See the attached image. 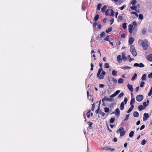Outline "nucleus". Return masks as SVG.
Instances as JSON below:
<instances>
[{"label":"nucleus","mask_w":152,"mask_h":152,"mask_svg":"<svg viewBox=\"0 0 152 152\" xmlns=\"http://www.w3.org/2000/svg\"><path fill=\"white\" fill-rule=\"evenodd\" d=\"M133 24L134 26L131 24H129L128 26V31L129 32L132 33L133 31L134 33L135 34L136 33L137 31V24L136 22L134 21L133 22Z\"/></svg>","instance_id":"obj_1"},{"label":"nucleus","mask_w":152,"mask_h":152,"mask_svg":"<svg viewBox=\"0 0 152 152\" xmlns=\"http://www.w3.org/2000/svg\"><path fill=\"white\" fill-rule=\"evenodd\" d=\"M123 17L121 15H119L118 18V20L120 21H121L122 20Z\"/></svg>","instance_id":"obj_46"},{"label":"nucleus","mask_w":152,"mask_h":152,"mask_svg":"<svg viewBox=\"0 0 152 152\" xmlns=\"http://www.w3.org/2000/svg\"><path fill=\"white\" fill-rule=\"evenodd\" d=\"M91 71H92L93 70L94 65H93V64L92 63H91Z\"/></svg>","instance_id":"obj_54"},{"label":"nucleus","mask_w":152,"mask_h":152,"mask_svg":"<svg viewBox=\"0 0 152 152\" xmlns=\"http://www.w3.org/2000/svg\"><path fill=\"white\" fill-rule=\"evenodd\" d=\"M105 34V32H103L100 34V36L102 37H103L104 36Z\"/></svg>","instance_id":"obj_59"},{"label":"nucleus","mask_w":152,"mask_h":152,"mask_svg":"<svg viewBox=\"0 0 152 152\" xmlns=\"http://www.w3.org/2000/svg\"><path fill=\"white\" fill-rule=\"evenodd\" d=\"M126 5H124L122 7H119V9H120L121 10H123L126 7Z\"/></svg>","instance_id":"obj_43"},{"label":"nucleus","mask_w":152,"mask_h":152,"mask_svg":"<svg viewBox=\"0 0 152 152\" xmlns=\"http://www.w3.org/2000/svg\"><path fill=\"white\" fill-rule=\"evenodd\" d=\"M141 79L142 80H146V75L144 74L141 77Z\"/></svg>","instance_id":"obj_32"},{"label":"nucleus","mask_w":152,"mask_h":152,"mask_svg":"<svg viewBox=\"0 0 152 152\" xmlns=\"http://www.w3.org/2000/svg\"><path fill=\"white\" fill-rule=\"evenodd\" d=\"M107 99L108 98L106 96H104L102 99V102H104L105 101H108Z\"/></svg>","instance_id":"obj_33"},{"label":"nucleus","mask_w":152,"mask_h":152,"mask_svg":"<svg viewBox=\"0 0 152 152\" xmlns=\"http://www.w3.org/2000/svg\"><path fill=\"white\" fill-rule=\"evenodd\" d=\"M134 133V131H131L129 133V137L131 138L133 136Z\"/></svg>","instance_id":"obj_26"},{"label":"nucleus","mask_w":152,"mask_h":152,"mask_svg":"<svg viewBox=\"0 0 152 152\" xmlns=\"http://www.w3.org/2000/svg\"><path fill=\"white\" fill-rule=\"evenodd\" d=\"M110 66L108 63H106L104 64V67L105 68H108Z\"/></svg>","instance_id":"obj_28"},{"label":"nucleus","mask_w":152,"mask_h":152,"mask_svg":"<svg viewBox=\"0 0 152 152\" xmlns=\"http://www.w3.org/2000/svg\"><path fill=\"white\" fill-rule=\"evenodd\" d=\"M117 133H118L119 132L120 134V135L121 136H123L125 133V131L124 130V129L123 127H120L118 130L116 131Z\"/></svg>","instance_id":"obj_4"},{"label":"nucleus","mask_w":152,"mask_h":152,"mask_svg":"<svg viewBox=\"0 0 152 152\" xmlns=\"http://www.w3.org/2000/svg\"><path fill=\"white\" fill-rule=\"evenodd\" d=\"M143 98V96L142 95H139L137 96L136 99L137 101L138 102L141 101Z\"/></svg>","instance_id":"obj_6"},{"label":"nucleus","mask_w":152,"mask_h":152,"mask_svg":"<svg viewBox=\"0 0 152 152\" xmlns=\"http://www.w3.org/2000/svg\"><path fill=\"white\" fill-rule=\"evenodd\" d=\"M145 84V83L143 81L141 82L140 84V87H143L144 86V85Z\"/></svg>","instance_id":"obj_39"},{"label":"nucleus","mask_w":152,"mask_h":152,"mask_svg":"<svg viewBox=\"0 0 152 152\" xmlns=\"http://www.w3.org/2000/svg\"><path fill=\"white\" fill-rule=\"evenodd\" d=\"M114 18H112L110 20V25H112L114 22Z\"/></svg>","instance_id":"obj_50"},{"label":"nucleus","mask_w":152,"mask_h":152,"mask_svg":"<svg viewBox=\"0 0 152 152\" xmlns=\"http://www.w3.org/2000/svg\"><path fill=\"white\" fill-rule=\"evenodd\" d=\"M122 58L123 60L124 61L126 60L127 59V57L125 56V54L123 53H122Z\"/></svg>","instance_id":"obj_22"},{"label":"nucleus","mask_w":152,"mask_h":152,"mask_svg":"<svg viewBox=\"0 0 152 152\" xmlns=\"http://www.w3.org/2000/svg\"><path fill=\"white\" fill-rule=\"evenodd\" d=\"M112 75L114 76H116L117 74V72L116 71L113 70L112 72Z\"/></svg>","instance_id":"obj_25"},{"label":"nucleus","mask_w":152,"mask_h":152,"mask_svg":"<svg viewBox=\"0 0 152 152\" xmlns=\"http://www.w3.org/2000/svg\"><path fill=\"white\" fill-rule=\"evenodd\" d=\"M135 100L134 98H132L130 102V105H134L133 104L134 103Z\"/></svg>","instance_id":"obj_18"},{"label":"nucleus","mask_w":152,"mask_h":152,"mask_svg":"<svg viewBox=\"0 0 152 152\" xmlns=\"http://www.w3.org/2000/svg\"><path fill=\"white\" fill-rule=\"evenodd\" d=\"M124 95V93L123 92L121 93L118 96V98L120 99Z\"/></svg>","instance_id":"obj_35"},{"label":"nucleus","mask_w":152,"mask_h":152,"mask_svg":"<svg viewBox=\"0 0 152 152\" xmlns=\"http://www.w3.org/2000/svg\"><path fill=\"white\" fill-rule=\"evenodd\" d=\"M99 18V17L98 15L97 14L95 16L94 20L95 22L98 20Z\"/></svg>","instance_id":"obj_36"},{"label":"nucleus","mask_w":152,"mask_h":152,"mask_svg":"<svg viewBox=\"0 0 152 152\" xmlns=\"http://www.w3.org/2000/svg\"><path fill=\"white\" fill-rule=\"evenodd\" d=\"M114 113L117 117H118L120 115V110L118 108H117L115 112H113L112 114Z\"/></svg>","instance_id":"obj_7"},{"label":"nucleus","mask_w":152,"mask_h":152,"mask_svg":"<svg viewBox=\"0 0 152 152\" xmlns=\"http://www.w3.org/2000/svg\"><path fill=\"white\" fill-rule=\"evenodd\" d=\"M105 74L106 72L103 70L102 68H99V69L97 76L98 77L99 79H103Z\"/></svg>","instance_id":"obj_3"},{"label":"nucleus","mask_w":152,"mask_h":152,"mask_svg":"<svg viewBox=\"0 0 152 152\" xmlns=\"http://www.w3.org/2000/svg\"><path fill=\"white\" fill-rule=\"evenodd\" d=\"M104 111L105 113H108L109 111V109L107 107H105L104 108Z\"/></svg>","instance_id":"obj_45"},{"label":"nucleus","mask_w":152,"mask_h":152,"mask_svg":"<svg viewBox=\"0 0 152 152\" xmlns=\"http://www.w3.org/2000/svg\"><path fill=\"white\" fill-rule=\"evenodd\" d=\"M133 115L135 117H139V114L138 112L135 111L133 113Z\"/></svg>","instance_id":"obj_15"},{"label":"nucleus","mask_w":152,"mask_h":152,"mask_svg":"<svg viewBox=\"0 0 152 152\" xmlns=\"http://www.w3.org/2000/svg\"><path fill=\"white\" fill-rule=\"evenodd\" d=\"M134 105H131V107L128 110L127 113H128L130 112L134 108Z\"/></svg>","instance_id":"obj_19"},{"label":"nucleus","mask_w":152,"mask_h":152,"mask_svg":"<svg viewBox=\"0 0 152 152\" xmlns=\"http://www.w3.org/2000/svg\"><path fill=\"white\" fill-rule=\"evenodd\" d=\"M109 36H107L104 39V40L105 41H107L109 42L110 41L109 40Z\"/></svg>","instance_id":"obj_52"},{"label":"nucleus","mask_w":152,"mask_h":152,"mask_svg":"<svg viewBox=\"0 0 152 152\" xmlns=\"http://www.w3.org/2000/svg\"><path fill=\"white\" fill-rule=\"evenodd\" d=\"M111 10V13L110 14V16H114V12L113 10Z\"/></svg>","instance_id":"obj_57"},{"label":"nucleus","mask_w":152,"mask_h":152,"mask_svg":"<svg viewBox=\"0 0 152 152\" xmlns=\"http://www.w3.org/2000/svg\"><path fill=\"white\" fill-rule=\"evenodd\" d=\"M134 41V38L132 37H130L129 38V43L130 45H131L132 44L133 41Z\"/></svg>","instance_id":"obj_12"},{"label":"nucleus","mask_w":152,"mask_h":152,"mask_svg":"<svg viewBox=\"0 0 152 152\" xmlns=\"http://www.w3.org/2000/svg\"><path fill=\"white\" fill-rule=\"evenodd\" d=\"M120 92V90H117L115 91V92L111 95L110 96V98H112L113 97H114L116 96L117 95H118L119 93Z\"/></svg>","instance_id":"obj_8"},{"label":"nucleus","mask_w":152,"mask_h":152,"mask_svg":"<svg viewBox=\"0 0 152 152\" xmlns=\"http://www.w3.org/2000/svg\"><path fill=\"white\" fill-rule=\"evenodd\" d=\"M107 8V7L106 6H104L101 9V11L103 13H104L105 12V11L106 8Z\"/></svg>","instance_id":"obj_21"},{"label":"nucleus","mask_w":152,"mask_h":152,"mask_svg":"<svg viewBox=\"0 0 152 152\" xmlns=\"http://www.w3.org/2000/svg\"><path fill=\"white\" fill-rule=\"evenodd\" d=\"M117 60L119 63H120L121 61V55H118L117 56Z\"/></svg>","instance_id":"obj_17"},{"label":"nucleus","mask_w":152,"mask_h":152,"mask_svg":"<svg viewBox=\"0 0 152 152\" xmlns=\"http://www.w3.org/2000/svg\"><path fill=\"white\" fill-rule=\"evenodd\" d=\"M137 8V7L135 5H133V6L130 7V8L131 9L134 10H136Z\"/></svg>","instance_id":"obj_31"},{"label":"nucleus","mask_w":152,"mask_h":152,"mask_svg":"<svg viewBox=\"0 0 152 152\" xmlns=\"http://www.w3.org/2000/svg\"><path fill=\"white\" fill-rule=\"evenodd\" d=\"M138 42L139 45L142 47L144 50H146L148 49V42L146 40L139 39Z\"/></svg>","instance_id":"obj_2"},{"label":"nucleus","mask_w":152,"mask_h":152,"mask_svg":"<svg viewBox=\"0 0 152 152\" xmlns=\"http://www.w3.org/2000/svg\"><path fill=\"white\" fill-rule=\"evenodd\" d=\"M148 76L149 78H152V72L149 74Z\"/></svg>","instance_id":"obj_58"},{"label":"nucleus","mask_w":152,"mask_h":152,"mask_svg":"<svg viewBox=\"0 0 152 152\" xmlns=\"http://www.w3.org/2000/svg\"><path fill=\"white\" fill-rule=\"evenodd\" d=\"M136 3L137 1L136 0H133V1L131 2V4L132 5H134L136 4Z\"/></svg>","instance_id":"obj_38"},{"label":"nucleus","mask_w":152,"mask_h":152,"mask_svg":"<svg viewBox=\"0 0 152 152\" xmlns=\"http://www.w3.org/2000/svg\"><path fill=\"white\" fill-rule=\"evenodd\" d=\"M147 142V141L145 140H143L141 142V144L142 145H144Z\"/></svg>","instance_id":"obj_41"},{"label":"nucleus","mask_w":152,"mask_h":152,"mask_svg":"<svg viewBox=\"0 0 152 152\" xmlns=\"http://www.w3.org/2000/svg\"><path fill=\"white\" fill-rule=\"evenodd\" d=\"M115 118H111L110 119V123H113L115 120Z\"/></svg>","instance_id":"obj_27"},{"label":"nucleus","mask_w":152,"mask_h":152,"mask_svg":"<svg viewBox=\"0 0 152 152\" xmlns=\"http://www.w3.org/2000/svg\"><path fill=\"white\" fill-rule=\"evenodd\" d=\"M137 74L136 73H135L134 75L132 77L131 79V80L132 81H134V80H135L137 78Z\"/></svg>","instance_id":"obj_20"},{"label":"nucleus","mask_w":152,"mask_h":152,"mask_svg":"<svg viewBox=\"0 0 152 152\" xmlns=\"http://www.w3.org/2000/svg\"><path fill=\"white\" fill-rule=\"evenodd\" d=\"M104 85L103 84H100L99 85V87L100 88H104Z\"/></svg>","instance_id":"obj_61"},{"label":"nucleus","mask_w":152,"mask_h":152,"mask_svg":"<svg viewBox=\"0 0 152 152\" xmlns=\"http://www.w3.org/2000/svg\"><path fill=\"white\" fill-rule=\"evenodd\" d=\"M131 13L134 14L136 15V16L137 17L138 16V14L137 13H136V12H131Z\"/></svg>","instance_id":"obj_53"},{"label":"nucleus","mask_w":152,"mask_h":152,"mask_svg":"<svg viewBox=\"0 0 152 152\" xmlns=\"http://www.w3.org/2000/svg\"><path fill=\"white\" fill-rule=\"evenodd\" d=\"M145 126L144 125H142L141 126V127L140 128V130H141L145 128Z\"/></svg>","instance_id":"obj_56"},{"label":"nucleus","mask_w":152,"mask_h":152,"mask_svg":"<svg viewBox=\"0 0 152 152\" xmlns=\"http://www.w3.org/2000/svg\"><path fill=\"white\" fill-rule=\"evenodd\" d=\"M152 94V86H151V88L150 89V91L148 94V96H151Z\"/></svg>","instance_id":"obj_40"},{"label":"nucleus","mask_w":152,"mask_h":152,"mask_svg":"<svg viewBox=\"0 0 152 152\" xmlns=\"http://www.w3.org/2000/svg\"><path fill=\"white\" fill-rule=\"evenodd\" d=\"M123 79L121 78H119L118 80V83L119 84L122 83H123Z\"/></svg>","instance_id":"obj_30"},{"label":"nucleus","mask_w":152,"mask_h":152,"mask_svg":"<svg viewBox=\"0 0 152 152\" xmlns=\"http://www.w3.org/2000/svg\"><path fill=\"white\" fill-rule=\"evenodd\" d=\"M112 27H110L106 30V32L107 33H108L112 31Z\"/></svg>","instance_id":"obj_23"},{"label":"nucleus","mask_w":152,"mask_h":152,"mask_svg":"<svg viewBox=\"0 0 152 152\" xmlns=\"http://www.w3.org/2000/svg\"><path fill=\"white\" fill-rule=\"evenodd\" d=\"M134 67L139 66V64L137 63H135L134 65Z\"/></svg>","instance_id":"obj_60"},{"label":"nucleus","mask_w":152,"mask_h":152,"mask_svg":"<svg viewBox=\"0 0 152 152\" xmlns=\"http://www.w3.org/2000/svg\"><path fill=\"white\" fill-rule=\"evenodd\" d=\"M149 117V115L148 113H145L143 115V120L145 121L147 120L148 118Z\"/></svg>","instance_id":"obj_10"},{"label":"nucleus","mask_w":152,"mask_h":152,"mask_svg":"<svg viewBox=\"0 0 152 152\" xmlns=\"http://www.w3.org/2000/svg\"><path fill=\"white\" fill-rule=\"evenodd\" d=\"M139 17L140 19L142 20L143 18V16L141 14H140L139 15Z\"/></svg>","instance_id":"obj_47"},{"label":"nucleus","mask_w":152,"mask_h":152,"mask_svg":"<svg viewBox=\"0 0 152 152\" xmlns=\"http://www.w3.org/2000/svg\"><path fill=\"white\" fill-rule=\"evenodd\" d=\"M113 78V81L114 83H116L117 82V80L113 78Z\"/></svg>","instance_id":"obj_63"},{"label":"nucleus","mask_w":152,"mask_h":152,"mask_svg":"<svg viewBox=\"0 0 152 152\" xmlns=\"http://www.w3.org/2000/svg\"><path fill=\"white\" fill-rule=\"evenodd\" d=\"M126 23H124L122 24V28H123L125 29L126 28Z\"/></svg>","instance_id":"obj_42"},{"label":"nucleus","mask_w":152,"mask_h":152,"mask_svg":"<svg viewBox=\"0 0 152 152\" xmlns=\"http://www.w3.org/2000/svg\"><path fill=\"white\" fill-rule=\"evenodd\" d=\"M103 149L106 151L110 150L111 151H113L115 150L114 148H112L108 146L104 147L103 148Z\"/></svg>","instance_id":"obj_9"},{"label":"nucleus","mask_w":152,"mask_h":152,"mask_svg":"<svg viewBox=\"0 0 152 152\" xmlns=\"http://www.w3.org/2000/svg\"><path fill=\"white\" fill-rule=\"evenodd\" d=\"M120 108L121 110H123L124 108V102H122L121 103Z\"/></svg>","instance_id":"obj_16"},{"label":"nucleus","mask_w":152,"mask_h":152,"mask_svg":"<svg viewBox=\"0 0 152 152\" xmlns=\"http://www.w3.org/2000/svg\"><path fill=\"white\" fill-rule=\"evenodd\" d=\"M145 65L142 63H140L139 64V67L141 68L144 67Z\"/></svg>","instance_id":"obj_44"},{"label":"nucleus","mask_w":152,"mask_h":152,"mask_svg":"<svg viewBox=\"0 0 152 152\" xmlns=\"http://www.w3.org/2000/svg\"><path fill=\"white\" fill-rule=\"evenodd\" d=\"M144 108V106L142 105H140L138 107V109L140 111H142Z\"/></svg>","instance_id":"obj_14"},{"label":"nucleus","mask_w":152,"mask_h":152,"mask_svg":"<svg viewBox=\"0 0 152 152\" xmlns=\"http://www.w3.org/2000/svg\"><path fill=\"white\" fill-rule=\"evenodd\" d=\"M130 50L131 53L134 56H137V53L133 45H132L131 46Z\"/></svg>","instance_id":"obj_5"},{"label":"nucleus","mask_w":152,"mask_h":152,"mask_svg":"<svg viewBox=\"0 0 152 152\" xmlns=\"http://www.w3.org/2000/svg\"><path fill=\"white\" fill-rule=\"evenodd\" d=\"M88 123L89 124V125L90 127L91 128V126L93 124V123L91 122L90 121L88 122Z\"/></svg>","instance_id":"obj_62"},{"label":"nucleus","mask_w":152,"mask_h":152,"mask_svg":"<svg viewBox=\"0 0 152 152\" xmlns=\"http://www.w3.org/2000/svg\"><path fill=\"white\" fill-rule=\"evenodd\" d=\"M90 112L91 111L90 110H88V112L87 113L86 115H87V117L88 118H89L90 116Z\"/></svg>","instance_id":"obj_37"},{"label":"nucleus","mask_w":152,"mask_h":152,"mask_svg":"<svg viewBox=\"0 0 152 152\" xmlns=\"http://www.w3.org/2000/svg\"><path fill=\"white\" fill-rule=\"evenodd\" d=\"M148 60L150 61H152V54L149 55L147 57Z\"/></svg>","instance_id":"obj_13"},{"label":"nucleus","mask_w":152,"mask_h":152,"mask_svg":"<svg viewBox=\"0 0 152 152\" xmlns=\"http://www.w3.org/2000/svg\"><path fill=\"white\" fill-rule=\"evenodd\" d=\"M95 107V103H93L91 107V110L92 111H94Z\"/></svg>","instance_id":"obj_48"},{"label":"nucleus","mask_w":152,"mask_h":152,"mask_svg":"<svg viewBox=\"0 0 152 152\" xmlns=\"http://www.w3.org/2000/svg\"><path fill=\"white\" fill-rule=\"evenodd\" d=\"M146 32V30L144 28L142 30V33L143 34H145V33Z\"/></svg>","instance_id":"obj_49"},{"label":"nucleus","mask_w":152,"mask_h":152,"mask_svg":"<svg viewBox=\"0 0 152 152\" xmlns=\"http://www.w3.org/2000/svg\"><path fill=\"white\" fill-rule=\"evenodd\" d=\"M102 6V5L101 4H98L97 8V10H100L101 7Z\"/></svg>","instance_id":"obj_29"},{"label":"nucleus","mask_w":152,"mask_h":152,"mask_svg":"<svg viewBox=\"0 0 152 152\" xmlns=\"http://www.w3.org/2000/svg\"><path fill=\"white\" fill-rule=\"evenodd\" d=\"M110 11V9H107L105 12V15H110L109 11Z\"/></svg>","instance_id":"obj_34"},{"label":"nucleus","mask_w":152,"mask_h":152,"mask_svg":"<svg viewBox=\"0 0 152 152\" xmlns=\"http://www.w3.org/2000/svg\"><path fill=\"white\" fill-rule=\"evenodd\" d=\"M127 87L132 92L133 91V88L132 85H130L128 83L127 85Z\"/></svg>","instance_id":"obj_11"},{"label":"nucleus","mask_w":152,"mask_h":152,"mask_svg":"<svg viewBox=\"0 0 152 152\" xmlns=\"http://www.w3.org/2000/svg\"><path fill=\"white\" fill-rule=\"evenodd\" d=\"M121 68L124 70H125L126 69H130L131 68V67L129 66H122L121 67Z\"/></svg>","instance_id":"obj_24"},{"label":"nucleus","mask_w":152,"mask_h":152,"mask_svg":"<svg viewBox=\"0 0 152 152\" xmlns=\"http://www.w3.org/2000/svg\"><path fill=\"white\" fill-rule=\"evenodd\" d=\"M127 101H128V99H127V98L125 97L124 101L123 102L124 103V102L125 104H126L127 102Z\"/></svg>","instance_id":"obj_51"},{"label":"nucleus","mask_w":152,"mask_h":152,"mask_svg":"<svg viewBox=\"0 0 152 152\" xmlns=\"http://www.w3.org/2000/svg\"><path fill=\"white\" fill-rule=\"evenodd\" d=\"M97 24H98V23H97L95 22L94 23V24L93 25V26L94 27H95L97 25Z\"/></svg>","instance_id":"obj_64"},{"label":"nucleus","mask_w":152,"mask_h":152,"mask_svg":"<svg viewBox=\"0 0 152 152\" xmlns=\"http://www.w3.org/2000/svg\"><path fill=\"white\" fill-rule=\"evenodd\" d=\"M143 104L144 107H146L148 105V104H146V102H144L143 103Z\"/></svg>","instance_id":"obj_55"}]
</instances>
